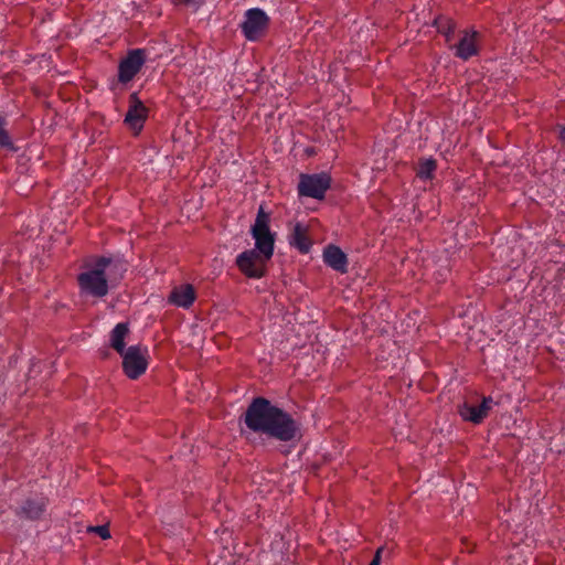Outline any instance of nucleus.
Instances as JSON below:
<instances>
[{"instance_id": "1", "label": "nucleus", "mask_w": 565, "mask_h": 565, "mask_svg": "<svg viewBox=\"0 0 565 565\" xmlns=\"http://www.w3.org/2000/svg\"><path fill=\"white\" fill-rule=\"evenodd\" d=\"M270 215L263 206L258 209L255 222L250 228L255 248L244 250L236 257V266L249 278H260L265 274L267 262L274 254L275 233L269 228Z\"/></svg>"}, {"instance_id": "2", "label": "nucleus", "mask_w": 565, "mask_h": 565, "mask_svg": "<svg viewBox=\"0 0 565 565\" xmlns=\"http://www.w3.org/2000/svg\"><path fill=\"white\" fill-rule=\"evenodd\" d=\"M245 424L253 431L267 434L278 440L289 441L297 434L294 419L263 397L254 398L245 413Z\"/></svg>"}, {"instance_id": "3", "label": "nucleus", "mask_w": 565, "mask_h": 565, "mask_svg": "<svg viewBox=\"0 0 565 565\" xmlns=\"http://www.w3.org/2000/svg\"><path fill=\"white\" fill-rule=\"evenodd\" d=\"M126 270L127 265L124 262L108 257H100L95 263L85 265L77 276L79 295L86 298H104Z\"/></svg>"}, {"instance_id": "4", "label": "nucleus", "mask_w": 565, "mask_h": 565, "mask_svg": "<svg viewBox=\"0 0 565 565\" xmlns=\"http://www.w3.org/2000/svg\"><path fill=\"white\" fill-rule=\"evenodd\" d=\"M147 355L148 349L140 345H131L124 353H120L124 372L129 379L136 380L146 372L148 366Z\"/></svg>"}, {"instance_id": "5", "label": "nucleus", "mask_w": 565, "mask_h": 565, "mask_svg": "<svg viewBox=\"0 0 565 565\" xmlns=\"http://www.w3.org/2000/svg\"><path fill=\"white\" fill-rule=\"evenodd\" d=\"M331 179L329 174L321 172L316 174H301L298 184V193L301 196L323 199L327 190L330 188Z\"/></svg>"}, {"instance_id": "6", "label": "nucleus", "mask_w": 565, "mask_h": 565, "mask_svg": "<svg viewBox=\"0 0 565 565\" xmlns=\"http://www.w3.org/2000/svg\"><path fill=\"white\" fill-rule=\"evenodd\" d=\"M268 25L267 14L258 9L253 8L245 12L242 22V32L248 41H256L262 36Z\"/></svg>"}, {"instance_id": "7", "label": "nucleus", "mask_w": 565, "mask_h": 565, "mask_svg": "<svg viewBox=\"0 0 565 565\" xmlns=\"http://www.w3.org/2000/svg\"><path fill=\"white\" fill-rule=\"evenodd\" d=\"M145 51L141 49L132 50L128 55L119 63L118 67V79L120 83L130 82L136 74L141 70L145 64Z\"/></svg>"}, {"instance_id": "8", "label": "nucleus", "mask_w": 565, "mask_h": 565, "mask_svg": "<svg viewBox=\"0 0 565 565\" xmlns=\"http://www.w3.org/2000/svg\"><path fill=\"white\" fill-rule=\"evenodd\" d=\"M146 118L147 108L138 98L136 93L131 94L129 97V108L125 116V122L129 126V128L139 131L143 127Z\"/></svg>"}, {"instance_id": "9", "label": "nucleus", "mask_w": 565, "mask_h": 565, "mask_svg": "<svg viewBox=\"0 0 565 565\" xmlns=\"http://www.w3.org/2000/svg\"><path fill=\"white\" fill-rule=\"evenodd\" d=\"M492 403L491 397H484L480 405H470L466 403L460 407V416L465 420H470L476 424L480 423L487 416Z\"/></svg>"}, {"instance_id": "10", "label": "nucleus", "mask_w": 565, "mask_h": 565, "mask_svg": "<svg viewBox=\"0 0 565 565\" xmlns=\"http://www.w3.org/2000/svg\"><path fill=\"white\" fill-rule=\"evenodd\" d=\"M194 300L195 291L193 286L189 284L174 287L168 298L169 303L184 309L190 308Z\"/></svg>"}, {"instance_id": "11", "label": "nucleus", "mask_w": 565, "mask_h": 565, "mask_svg": "<svg viewBox=\"0 0 565 565\" xmlns=\"http://www.w3.org/2000/svg\"><path fill=\"white\" fill-rule=\"evenodd\" d=\"M478 33L476 31H467L463 33L459 43L455 46L456 56L468 60L471 56L478 53V43H477Z\"/></svg>"}, {"instance_id": "12", "label": "nucleus", "mask_w": 565, "mask_h": 565, "mask_svg": "<svg viewBox=\"0 0 565 565\" xmlns=\"http://www.w3.org/2000/svg\"><path fill=\"white\" fill-rule=\"evenodd\" d=\"M323 262L339 273H345L348 260L345 254L337 246L330 245L323 252Z\"/></svg>"}, {"instance_id": "13", "label": "nucleus", "mask_w": 565, "mask_h": 565, "mask_svg": "<svg viewBox=\"0 0 565 565\" xmlns=\"http://www.w3.org/2000/svg\"><path fill=\"white\" fill-rule=\"evenodd\" d=\"M129 333V326L126 322H120L115 326L110 332V345L119 354L124 353L127 349L125 348V339Z\"/></svg>"}, {"instance_id": "14", "label": "nucleus", "mask_w": 565, "mask_h": 565, "mask_svg": "<svg viewBox=\"0 0 565 565\" xmlns=\"http://www.w3.org/2000/svg\"><path fill=\"white\" fill-rule=\"evenodd\" d=\"M290 244L296 246L301 253H308L310 243L306 236L305 230L300 224H296L291 234Z\"/></svg>"}, {"instance_id": "15", "label": "nucleus", "mask_w": 565, "mask_h": 565, "mask_svg": "<svg viewBox=\"0 0 565 565\" xmlns=\"http://www.w3.org/2000/svg\"><path fill=\"white\" fill-rule=\"evenodd\" d=\"M44 501L28 500L21 508V513L28 519H38L44 511Z\"/></svg>"}, {"instance_id": "16", "label": "nucleus", "mask_w": 565, "mask_h": 565, "mask_svg": "<svg viewBox=\"0 0 565 565\" xmlns=\"http://www.w3.org/2000/svg\"><path fill=\"white\" fill-rule=\"evenodd\" d=\"M436 169V163L433 159L424 160L417 170V177L423 180H428L433 177V172Z\"/></svg>"}, {"instance_id": "17", "label": "nucleus", "mask_w": 565, "mask_h": 565, "mask_svg": "<svg viewBox=\"0 0 565 565\" xmlns=\"http://www.w3.org/2000/svg\"><path fill=\"white\" fill-rule=\"evenodd\" d=\"M88 532L96 533L99 535L103 540H107L110 537V532L107 527V525H96V526H89Z\"/></svg>"}, {"instance_id": "18", "label": "nucleus", "mask_w": 565, "mask_h": 565, "mask_svg": "<svg viewBox=\"0 0 565 565\" xmlns=\"http://www.w3.org/2000/svg\"><path fill=\"white\" fill-rule=\"evenodd\" d=\"M0 147H11V140L4 129V120L0 117Z\"/></svg>"}, {"instance_id": "19", "label": "nucleus", "mask_w": 565, "mask_h": 565, "mask_svg": "<svg viewBox=\"0 0 565 565\" xmlns=\"http://www.w3.org/2000/svg\"><path fill=\"white\" fill-rule=\"evenodd\" d=\"M204 0H173L175 4H184L186 7L198 9Z\"/></svg>"}, {"instance_id": "20", "label": "nucleus", "mask_w": 565, "mask_h": 565, "mask_svg": "<svg viewBox=\"0 0 565 565\" xmlns=\"http://www.w3.org/2000/svg\"><path fill=\"white\" fill-rule=\"evenodd\" d=\"M381 552L382 548H379L372 559V562L369 565H380L381 564Z\"/></svg>"}, {"instance_id": "21", "label": "nucleus", "mask_w": 565, "mask_h": 565, "mask_svg": "<svg viewBox=\"0 0 565 565\" xmlns=\"http://www.w3.org/2000/svg\"><path fill=\"white\" fill-rule=\"evenodd\" d=\"M558 138L565 145V125L559 126Z\"/></svg>"}, {"instance_id": "22", "label": "nucleus", "mask_w": 565, "mask_h": 565, "mask_svg": "<svg viewBox=\"0 0 565 565\" xmlns=\"http://www.w3.org/2000/svg\"><path fill=\"white\" fill-rule=\"evenodd\" d=\"M445 21H446V23L448 24V30H447V32H446V34L448 35V33H449V32H452L454 28H452V25H451V23H450V21H449V20H445Z\"/></svg>"}, {"instance_id": "23", "label": "nucleus", "mask_w": 565, "mask_h": 565, "mask_svg": "<svg viewBox=\"0 0 565 565\" xmlns=\"http://www.w3.org/2000/svg\"><path fill=\"white\" fill-rule=\"evenodd\" d=\"M443 20L438 21V25H437V29L440 31V32H446L441 25H439V23H441Z\"/></svg>"}]
</instances>
